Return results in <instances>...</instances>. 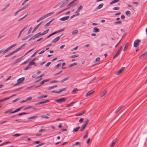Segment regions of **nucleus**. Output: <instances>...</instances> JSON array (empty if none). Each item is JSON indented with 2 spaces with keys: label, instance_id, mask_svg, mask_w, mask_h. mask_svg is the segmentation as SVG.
Returning a JSON list of instances; mask_svg holds the SVG:
<instances>
[{
  "label": "nucleus",
  "instance_id": "obj_57",
  "mask_svg": "<svg viewBox=\"0 0 147 147\" xmlns=\"http://www.w3.org/2000/svg\"><path fill=\"white\" fill-rule=\"evenodd\" d=\"M51 63V62H48L45 65V66L46 67H48L49 66V65Z\"/></svg>",
  "mask_w": 147,
  "mask_h": 147
},
{
  "label": "nucleus",
  "instance_id": "obj_2",
  "mask_svg": "<svg viewBox=\"0 0 147 147\" xmlns=\"http://www.w3.org/2000/svg\"><path fill=\"white\" fill-rule=\"evenodd\" d=\"M141 41L139 39H137L135 40L134 44V46L135 47H137L139 45V42H140Z\"/></svg>",
  "mask_w": 147,
  "mask_h": 147
},
{
  "label": "nucleus",
  "instance_id": "obj_64",
  "mask_svg": "<svg viewBox=\"0 0 147 147\" xmlns=\"http://www.w3.org/2000/svg\"><path fill=\"white\" fill-rule=\"evenodd\" d=\"M147 55V51L144 53V54L142 55V56H143L144 57H145Z\"/></svg>",
  "mask_w": 147,
  "mask_h": 147
},
{
  "label": "nucleus",
  "instance_id": "obj_4",
  "mask_svg": "<svg viewBox=\"0 0 147 147\" xmlns=\"http://www.w3.org/2000/svg\"><path fill=\"white\" fill-rule=\"evenodd\" d=\"M117 138H115L114 140H113L111 143V144L110 145L109 147H113L115 144L117 142Z\"/></svg>",
  "mask_w": 147,
  "mask_h": 147
},
{
  "label": "nucleus",
  "instance_id": "obj_16",
  "mask_svg": "<svg viewBox=\"0 0 147 147\" xmlns=\"http://www.w3.org/2000/svg\"><path fill=\"white\" fill-rule=\"evenodd\" d=\"M23 57V56H22L21 57L18 58V59H17L16 61H14V64H16V63H18L19 62H20V61L21 59V58H22Z\"/></svg>",
  "mask_w": 147,
  "mask_h": 147
},
{
  "label": "nucleus",
  "instance_id": "obj_5",
  "mask_svg": "<svg viewBox=\"0 0 147 147\" xmlns=\"http://www.w3.org/2000/svg\"><path fill=\"white\" fill-rule=\"evenodd\" d=\"M125 67H122L119 71L116 72L115 74L116 75H118L121 73L125 69Z\"/></svg>",
  "mask_w": 147,
  "mask_h": 147
},
{
  "label": "nucleus",
  "instance_id": "obj_44",
  "mask_svg": "<svg viewBox=\"0 0 147 147\" xmlns=\"http://www.w3.org/2000/svg\"><path fill=\"white\" fill-rule=\"evenodd\" d=\"M77 64V63H74L69 65V67H71L75 65H76Z\"/></svg>",
  "mask_w": 147,
  "mask_h": 147
},
{
  "label": "nucleus",
  "instance_id": "obj_49",
  "mask_svg": "<svg viewBox=\"0 0 147 147\" xmlns=\"http://www.w3.org/2000/svg\"><path fill=\"white\" fill-rule=\"evenodd\" d=\"M39 51V50H38L36 52L34 53L32 56L31 57H32L35 56V55Z\"/></svg>",
  "mask_w": 147,
  "mask_h": 147
},
{
  "label": "nucleus",
  "instance_id": "obj_29",
  "mask_svg": "<svg viewBox=\"0 0 147 147\" xmlns=\"http://www.w3.org/2000/svg\"><path fill=\"white\" fill-rule=\"evenodd\" d=\"M49 101H50L49 100H46L44 101L40 102V104L45 103H46L47 102H49Z\"/></svg>",
  "mask_w": 147,
  "mask_h": 147
},
{
  "label": "nucleus",
  "instance_id": "obj_59",
  "mask_svg": "<svg viewBox=\"0 0 147 147\" xmlns=\"http://www.w3.org/2000/svg\"><path fill=\"white\" fill-rule=\"evenodd\" d=\"M62 72V71H59V72L58 73H56V74H55L54 75V76H57V75H58L59 74H60Z\"/></svg>",
  "mask_w": 147,
  "mask_h": 147
},
{
  "label": "nucleus",
  "instance_id": "obj_33",
  "mask_svg": "<svg viewBox=\"0 0 147 147\" xmlns=\"http://www.w3.org/2000/svg\"><path fill=\"white\" fill-rule=\"evenodd\" d=\"M103 5L104 4L103 3H101L97 7H98V9H100L102 7Z\"/></svg>",
  "mask_w": 147,
  "mask_h": 147
},
{
  "label": "nucleus",
  "instance_id": "obj_3",
  "mask_svg": "<svg viewBox=\"0 0 147 147\" xmlns=\"http://www.w3.org/2000/svg\"><path fill=\"white\" fill-rule=\"evenodd\" d=\"M89 121V120L88 119H87L86 121V123H84L82 125V129H80L81 131H82L85 128L86 126L87 125Z\"/></svg>",
  "mask_w": 147,
  "mask_h": 147
},
{
  "label": "nucleus",
  "instance_id": "obj_14",
  "mask_svg": "<svg viewBox=\"0 0 147 147\" xmlns=\"http://www.w3.org/2000/svg\"><path fill=\"white\" fill-rule=\"evenodd\" d=\"M75 103V102H72L71 103H69V104H68L65 107H68L72 106L73 105V104H74Z\"/></svg>",
  "mask_w": 147,
  "mask_h": 147
},
{
  "label": "nucleus",
  "instance_id": "obj_8",
  "mask_svg": "<svg viewBox=\"0 0 147 147\" xmlns=\"http://www.w3.org/2000/svg\"><path fill=\"white\" fill-rule=\"evenodd\" d=\"M59 36H58L51 41V43H55L57 42L59 40Z\"/></svg>",
  "mask_w": 147,
  "mask_h": 147
},
{
  "label": "nucleus",
  "instance_id": "obj_48",
  "mask_svg": "<svg viewBox=\"0 0 147 147\" xmlns=\"http://www.w3.org/2000/svg\"><path fill=\"white\" fill-rule=\"evenodd\" d=\"M13 54L12 52L10 53H9V54H8L7 55H5V57H9V56H10V55H13Z\"/></svg>",
  "mask_w": 147,
  "mask_h": 147
},
{
  "label": "nucleus",
  "instance_id": "obj_20",
  "mask_svg": "<svg viewBox=\"0 0 147 147\" xmlns=\"http://www.w3.org/2000/svg\"><path fill=\"white\" fill-rule=\"evenodd\" d=\"M99 31V28L95 27L93 28V32H97Z\"/></svg>",
  "mask_w": 147,
  "mask_h": 147
},
{
  "label": "nucleus",
  "instance_id": "obj_41",
  "mask_svg": "<svg viewBox=\"0 0 147 147\" xmlns=\"http://www.w3.org/2000/svg\"><path fill=\"white\" fill-rule=\"evenodd\" d=\"M128 46V42H127L125 45V46H124V48L123 49V51H125V49L127 48V47Z\"/></svg>",
  "mask_w": 147,
  "mask_h": 147
},
{
  "label": "nucleus",
  "instance_id": "obj_52",
  "mask_svg": "<svg viewBox=\"0 0 147 147\" xmlns=\"http://www.w3.org/2000/svg\"><path fill=\"white\" fill-rule=\"evenodd\" d=\"M22 135L21 134H14L13 135V136L14 137H18L19 136H21Z\"/></svg>",
  "mask_w": 147,
  "mask_h": 147
},
{
  "label": "nucleus",
  "instance_id": "obj_60",
  "mask_svg": "<svg viewBox=\"0 0 147 147\" xmlns=\"http://www.w3.org/2000/svg\"><path fill=\"white\" fill-rule=\"evenodd\" d=\"M84 120V119L83 118H81L80 119V120L79 121L80 123H81Z\"/></svg>",
  "mask_w": 147,
  "mask_h": 147
},
{
  "label": "nucleus",
  "instance_id": "obj_46",
  "mask_svg": "<svg viewBox=\"0 0 147 147\" xmlns=\"http://www.w3.org/2000/svg\"><path fill=\"white\" fill-rule=\"evenodd\" d=\"M125 13L127 16H128L129 15L130 16L131 14V12L129 11H125Z\"/></svg>",
  "mask_w": 147,
  "mask_h": 147
},
{
  "label": "nucleus",
  "instance_id": "obj_13",
  "mask_svg": "<svg viewBox=\"0 0 147 147\" xmlns=\"http://www.w3.org/2000/svg\"><path fill=\"white\" fill-rule=\"evenodd\" d=\"M54 13V12H51L49 13H47L45 15H44L45 16V18L51 16V15H52Z\"/></svg>",
  "mask_w": 147,
  "mask_h": 147
},
{
  "label": "nucleus",
  "instance_id": "obj_50",
  "mask_svg": "<svg viewBox=\"0 0 147 147\" xmlns=\"http://www.w3.org/2000/svg\"><path fill=\"white\" fill-rule=\"evenodd\" d=\"M35 64V63L32 60L29 63V65L31 66L32 65H34Z\"/></svg>",
  "mask_w": 147,
  "mask_h": 147
},
{
  "label": "nucleus",
  "instance_id": "obj_51",
  "mask_svg": "<svg viewBox=\"0 0 147 147\" xmlns=\"http://www.w3.org/2000/svg\"><path fill=\"white\" fill-rule=\"evenodd\" d=\"M61 65V63H59L57 65L55 66V67L56 68H57L59 67H60Z\"/></svg>",
  "mask_w": 147,
  "mask_h": 147
},
{
  "label": "nucleus",
  "instance_id": "obj_34",
  "mask_svg": "<svg viewBox=\"0 0 147 147\" xmlns=\"http://www.w3.org/2000/svg\"><path fill=\"white\" fill-rule=\"evenodd\" d=\"M10 5V3H8V4H7L5 7L2 10V11H4Z\"/></svg>",
  "mask_w": 147,
  "mask_h": 147
},
{
  "label": "nucleus",
  "instance_id": "obj_15",
  "mask_svg": "<svg viewBox=\"0 0 147 147\" xmlns=\"http://www.w3.org/2000/svg\"><path fill=\"white\" fill-rule=\"evenodd\" d=\"M122 107V106H121L119 107L115 111V114L119 112V111L121 109Z\"/></svg>",
  "mask_w": 147,
  "mask_h": 147
},
{
  "label": "nucleus",
  "instance_id": "obj_36",
  "mask_svg": "<svg viewBox=\"0 0 147 147\" xmlns=\"http://www.w3.org/2000/svg\"><path fill=\"white\" fill-rule=\"evenodd\" d=\"M81 143L80 142H76L75 144H73V146H74L76 145H79V146H80Z\"/></svg>",
  "mask_w": 147,
  "mask_h": 147
},
{
  "label": "nucleus",
  "instance_id": "obj_40",
  "mask_svg": "<svg viewBox=\"0 0 147 147\" xmlns=\"http://www.w3.org/2000/svg\"><path fill=\"white\" fill-rule=\"evenodd\" d=\"M49 31V29H47V30L45 31H44L42 33V35H44L46 34Z\"/></svg>",
  "mask_w": 147,
  "mask_h": 147
},
{
  "label": "nucleus",
  "instance_id": "obj_37",
  "mask_svg": "<svg viewBox=\"0 0 147 147\" xmlns=\"http://www.w3.org/2000/svg\"><path fill=\"white\" fill-rule=\"evenodd\" d=\"M86 111H84L82 113H80V114H77V115H76V116H79L81 115L84 114L85 113H86Z\"/></svg>",
  "mask_w": 147,
  "mask_h": 147
},
{
  "label": "nucleus",
  "instance_id": "obj_7",
  "mask_svg": "<svg viewBox=\"0 0 147 147\" xmlns=\"http://www.w3.org/2000/svg\"><path fill=\"white\" fill-rule=\"evenodd\" d=\"M122 48V46H121L120 47V48L118 49V51H117L115 55L114 56V57H113V59H114L115 58L117 57L118 55H119V51L121 50V48Z\"/></svg>",
  "mask_w": 147,
  "mask_h": 147
},
{
  "label": "nucleus",
  "instance_id": "obj_58",
  "mask_svg": "<svg viewBox=\"0 0 147 147\" xmlns=\"http://www.w3.org/2000/svg\"><path fill=\"white\" fill-rule=\"evenodd\" d=\"M20 99V98H16V99H15L13 100L12 101V102H16L17 101H18V100H19Z\"/></svg>",
  "mask_w": 147,
  "mask_h": 147
},
{
  "label": "nucleus",
  "instance_id": "obj_55",
  "mask_svg": "<svg viewBox=\"0 0 147 147\" xmlns=\"http://www.w3.org/2000/svg\"><path fill=\"white\" fill-rule=\"evenodd\" d=\"M119 8L118 7H115L113 8V9L114 10H119Z\"/></svg>",
  "mask_w": 147,
  "mask_h": 147
},
{
  "label": "nucleus",
  "instance_id": "obj_25",
  "mask_svg": "<svg viewBox=\"0 0 147 147\" xmlns=\"http://www.w3.org/2000/svg\"><path fill=\"white\" fill-rule=\"evenodd\" d=\"M21 48L20 47L17 49L16 50H14V51H13L12 53H13V54H14V53H16L18 51H19L20 49H21Z\"/></svg>",
  "mask_w": 147,
  "mask_h": 147
},
{
  "label": "nucleus",
  "instance_id": "obj_18",
  "mask_svg": "<svg viewBox=\"0 0 147 147\" xmlns=\"http://www.w3.org/2000/svg\"><path fill=\"white\" fill-rule=\"evenodd\" d=\"M94 92V91H93L92 92L89 91L86 94V96H89V95H91Z\"/></svg>",
  "mask_w": 147,
  "mask_h": 147
},
{
  "label": "nucleus",
  "instance_id": "obj_43",
  "mask_svg": "<svg viewBox=\"0 0 147 147\" xmlns=\"http://www.w3.org/2000/svg\"><path fill=\"white\" fill-rule=\"evenodd\" d=\"M31 67V65H30L29 64V65L28 66H27L26 67L24 68V70L25 71L27 70Z\"/></svg>",
  "mask_w": 147,
  "mask_h": 147
},
{
  "label": "nucleus",
  "instance_id": "obj_35",
  "mask_svg": "<svg viewBox=\"0 0 147 147\" xmlns=\"http://www.w3.org/2000/svg\"><path fill=\"white\" fill-rule=\"evenodd\" d=\"M48 81V80H43L42 82H41L40 83V85L41 86L42 84H44L45 82H47Z\"/></svg>",
  "mask_w": 147,
  "mask_h": 147
},
{
  "label": "nucleus",
  "instance_id": "obj_10",
  "mask_svg": "<svg viewBox=\"0 0 147 147\" xmlns=\"http://www.w3.org/2000/svg\"><path fill=\"white\" fill-rule=\"evenodd\" d=\"M25 79L24 77H23L17 80V82L20 84Z\"/></svg>",
  "mask_w": 147,
  "mask_h": 147
},
{
  "label": "nucleus",
  "instance_id": "obj_11",
  "mask_svg": "<svg viewBox=\"0 0 147 147\" xmlns=\"http://www.w3.org/2000/svg\"><path fill=\"white\" fill-rule=\"evenodd\" d=\"M42 22H40V23L37 26H36L35 28L33 30L32 32V33H33L34 31H35L37 29L40 25L42 24Z\"/></svg>",
  "mask_w": 147,
  "mask_h": 147
},
{
  "label": "nucleus",
  "instance_id": "obj_31",
  "mask_svg": "<svg viewBox=\"0 0 147 147\" xmlns=\"http://www.w3.org/2000/svg\"><path fill=\"white\" fill-rule=\"evenodd\" d=\"M34 37V39H36V38H38L40 36L37 33L34 35L33 36Z\"/></svg>",
  "mask_w": 147,
  "mask_h": 147
},
{
  "label": "nucleus",
  "instance_id": "obj_22",
  "mask_svg": "<svg viewBox=\"0 0 147 147\" xmlns=\"http://www.w3.org/2000/svg\"><path fill=\"white\" fill-rule=\"evenodd\" d=\"M107 93V91H105L102 92L100 94V96L101 97H103L105 96Z\"/></svg>",
  "mask_w": 147,
  "mask_h": 147
},
{
  "label": "nucleus",
  "instance_id": "obj_47",
  "mask_svg": "<svg viewBox=\"0 0 147 147\" xmlns=\"http://www.w3.org/2000/svg\"><path fill=\"white\" fill-rule=\"evenodd\" d=\"M41 117L42 118H45L47 119H48L49 118V117L45 115L42 116Z\"/></svg>",
  "mask_w": 147,
  "mask_h": 147
},
{
  "label": "nucleus",
  "instance_id": "obj_63",
  "mask_svg": "<svg viewBox=\"0 0 147 147\" xmlns=\"http://www.w3.org/2000/svg\"><path fill=\"white\" fill-rule=\"evenodd\" d=\"M45 16H43L41 17V18H40L39 19H40V21L45 19Z\"/></svg>",
  "mask_w": 147,
  "mask_h": 147
},
{
  "label": "nucleus",
  "instance_id": "obj_26",
  "mask_svg": "<svg viewBox=\"0 0 147 147\" xmlns=\"http://www.w3.org/2000/svg\"><path fill=\"white\" fill-rule=\"evenodd\" d=\"M22 107H20V108L17 109L16 110H15L14 111H12V113H15L16 112H17L18 111H20V110H21V109H22Z\"/></svg>",
  "mask_w": 147,
  "mask_h": 147
},
{
  "label": "nucleus",
  "instance_id": "obj_62",
  "mask_svg": "<svg viewBox=\"0 0 147 147\" xmlns=\"http://www.w3.org/2000/svg\"><path fill=\"white\" fill-rule=\"evenodd\" d=\"M122 23V22L121 21H118L117 22H114V24H121Z\"/></svg>",
  "mask_w": 147,
  "mask_h": 147
},
{
  "label": "nucleus",
  "instance_id": "obj_56",
  "mask_svg": "<svg viewBox=\"0 0 147 147\" xmlns=\"http://www.w3.org/2000/svg\"><path fill=\"white\" fill-rule=\"evenodd\" d=\"M16 44H15L14 45H13L11 46H10L9 47V48L10 49H11L12 48L14 47L15 46H16Z\"/></svg>",
  "mask_w": 147,
  "mask_h": 147
},
{
  "label": "nucleus",
  "instance_id": "obj_28",
  "mask_svg": "<svg viewBox=\"0 0 147 147\" xmlns=\"http://www.w3.org/2000/svg\"><path fill=\"white\" fill-rule=\"evenodd\" d=\"M38 117L37 116H34L32 117H28L27 118V119H35Z\"/></svg>",
  "mask_w": 147,
  "mask_h": 147
},
{
  "label": "nucleus",
  "instance_id": "obj_45",
  "mask_svg": "<svg viewBox=\"0 0 147 147\" xmlns=\"http://www.w3.org/2000/svg\"><path fill=\"white\" fill-rule=\"evenodd\" d=\"M88 132L87 131H86V134L84 136L83 138L84 139L86 138H87L88 137Z\"/></svg>",
  "mask_w": 147,
  "mask_h": 147
},
{
  "label": "nucleus",
  "instance_id": "obj_9",
  "mask_svg": "<svg viewBox=\"0 0 147 147\" xmlns=\"http://www.w3.org/2000/svg\"><path fill=\"white\" fill-rule=\"evenodd\" d=\"M69 18V16H67L63 17L59 19L60 20L62 21H64L68 19Z\"/></svg>",
  "mask_w": 147,
  "mask_h": 147
},
{
  "label": "nucleus",
  "instance_id": "obj_24",
  "mask_svg": "<svg viewBox=\"0 0 147 147\" xmlns=\"http://www.w3.org/2000/svg\"><path fill=\"white\" fill-rule=\"evenodd\" d=\"M68 2L67 1H66L65 2L63 3L62 4H61L60 6V8L63 7L65 6L66 5L67 3Z\"/></svg>",
  "mask_w": 147,
  "mask_h": 147
},
{
  "label": "nucleus",
  "instance_id": "obj_54",
  "mask_svg": "<svg viewBox=\"0 0 147 147\" xmlns=\"http://www.w3.org/2000/svg\"><path fill=\"white\" fill-rule=\"evenodd\" d=\"M12 112L11 111V110H10L5 112L4 113L5 114H7L8 113H12Z\"/></svg>",
  "mask_w": 147,
  "mask_h": 147
},
{
  "label": "nucleus",
  "instance_id": "obj_53",
  "mask_svg": "<svg viewBox=\"0 0 147 147\" xmlns=\"http://www.w3.org/2000/svg\"><path fill=\"white\" fill-rule=\"evenodd\" d=\"M32 97H31V96H29V97H28V98H27L26 99V101H28V100H31L32 99Z\"/></svg>",
  "mask_w": 147,
  "mask_h": 147
},
{
  "label": "nucleus",
  "instance_id": "obj_12",
  "mask_svg": "<svg viewBox=\"0 0 147 147\" xmlns=\"http://www.w3.org/2000/svg\"><path fill=\"white\" fill-rule=\"evenodd\" d=\"M57 87V85H55L51 86L47 88V90H51Z\"/></svg>",
  "mask_w": 147,
  "mask_h": 147
},
{
  "label": "nucleus",
  "instance_id": "obj_6",
  "mask_svg": "<svg viewBox=\"0 0 147 147\" xmlns=\"http://www.w3.org/2000/svg\"><path fill=\"white\" fill-rule=\"evenodd\" d=\"M28 26V25H26L24 26V28L20 31L19 35L18 36V38H19L22 34V32L24 30L26 29Z\"/></svg>",
  "mask_w": 147,
  "mask_h": 147
},
{
  "label": "nucleus",
  "instance_id": "obj_39",
  "mask_svg": "<svg viewBox=\"0 0 147 147\" xmlns=\"http://www.w3.org/2000/svg\"><path fill=\"white\" fill-rule=\"evenodd\" d=\"M28 113H25V112H23L22 113H19L18 114V115H23L27 114Z\"/></svg>",
  "mask_w": 147,
  "mask_h": 147
},
{
  "label": "nucleus",
  "instance_id": "obj_21",
  "mask_svg": "<svg viewBox=\"0 0 147 147\" xmlns=\"http://www.w3.org/2000/svg\"><path fill=\"white\" fill-rule=\"evenodd\" d=\"M80 127L79 126L77 128H74L72 131L73 132H74L78 131L79 129L80 128Z\"/></svg>",
  "mask_w": 147,
  "mask_h": 147
},
{
  "label": "nucleus",
  "instance_id": "obj_38",
  "mask_svg": "<svg viewBox=\"0 0 147 147\" xmlns=\"http://www.w3.org/2000/svg\"><path fill=\"white\" fill-rule=\"evenodd\" d=\"M31 36V35H29L28 36H27L26 38H22V40H25L27 39L28 38H29L30 37V36Z\"/></svg>",
  "mask_w": 147,
  "mask_h": 147
},
{
  "label": "nucleus",
  "instance_id": "obj_42",
  "mask_svg": "<svg viewBox=\"0 0 147 147\" xmlns=\"http://www.w3.org/2000/svg\"><path fill=\"white\" fill-rule=\"evenodd\" d=\"M10 49H9V47L8 48H7V49H6L5 50L3 51V54H4V53H5L7 52V51H8Z\"/></svg>",
  "mask_w": 147,
  "mask_h": 147
},
{
  "label": "nucleus",
  "instance_id": "obj_61",
  "mask_svg": "<svg viewBox=\"0 0 147 147\" xmlns=\"http://www.w3.org/2000/svg\"><path fill=\"white\" fill-rule=\"evenodd\" d=\"M132 3L133 4H136V5H138L140 4V3L139 2H132Z\"/></svg>",
  "mask_w": 147,
  "mask_h": 147
},
{
  "label": "nucleus",
  "instance_id": "obj_1",
  "mask_svg": "<svg viewBox=\"0 0 147 147\" xmlns=\"http://www.w3.org/2000/svg\"><path fill=\"white\" fill-rule=\"evenodd\" d=\"M67 98H61L59 99L56 100H55V102H57L58 103L61 102H63L66 100Z\"/></svg>",
  "mask_w": 147,
  "mask_h": 147
},
{
  "label": "nucleus",
  "instance_id": "obj_23",
  "mask_svg": "<svg viewBox=\"0 0 147 147\" xmlns=\"http://www.w3.org/2000/svg\"><path fill=\"white\" fill-rule=\"evenodd\" d=\"M48 96L47 95H42V96H40L37 98V99H41L43 98H46Z\"/></svg>",
  "mask_w": 147,
  "mask_h": 147
},
{
  "label": "nucleus",
  "instance_id": "obj_19",
  "mask_svg": "<svg viewBox=\"0 0 147 147\" xmlns=\"http://www.w3.org/2000/svg\"><path fill=\"white\" fill-rule=\"evenodd\" d=\"M69 77H67L66 78H64L63 79V80H61V81H59V82L60 83H62L65 81L67 80H68L69 79Z\"/></svg>",
  "mask_w": 147,
  "mask_h": 147
},
{
  "label": "nucleus",
  "instance_id": "obj_27",
  "mask_svg": "<svg viewBox=\"0 0 147 147\" xmlns=\"http://www.w3.org/2000/svg\"><path fill=\"white\" fill-rule=\"evenodd\" d=\"M67 89V88H62L61 89H60V90L59 91V94L61 92H62L63 91H65Z\"/></svg>",
  "mask_w": 147,
  "mask_h": 147
},
{
  "label": "nucleus",
  "instance_id": "obj_30",
  "mask_svg": "<svg viewBox=\"0 0 147 147\" xmlns=\"http://www.w3.org/2000/svg\"><path fill=\"white\" fill-rule=\"evenodd\" d=\"M78 32V30H74L72 32V34L74 35H75L77 34Z\"/></svg>",
  "mask_w": 147,
  "mask_h": 147
},
{
  "label": "nucleus",
  "instance_id": "obj_32",
  "mask_svg": "<svg viewBox=\"0 0 147 147\" xmlns=\"http://www.w3.org/2000/svg\"><path fill=\"white\" fill-rule=\"evenodd\" d=\"M78 56H79V55L78 54L74 55H72L70 56V58H74L75 57H77Z\"/></svg>",
  "mask_w": 147,
  "mask_h": 147
},
{
  "label": "nucleus",
  "instance_id": "obj_17",
  "mask_svg": "<svg viewBox=\"0 0 147 147\" xmlns=\"http://www.w3.org/2000/svg\"><path fill=\"white\" fill-rule=\"evenodd\" d=\"M78 89L77 88L74 89L71 92V93L72 94H75L78 91Z\"/></svg>",
  "mask_w": 147,
  "mask_h": 147
}]
</instances>
